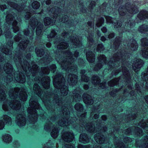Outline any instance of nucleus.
I'll return each mask as SVG.
<instances>
[{
	"mask_svg": "<svg viewBox=\"0 0 148 148\" xmlns=\"http://www.w3.org/2000/svg\"><path fill=\"white\" fill-rule=\"evenodd\" d=\"M82 93V90L79 88H77L73 92L72 96L74 101H80L81 99V97L80 95Z\"/></svg>",
	"mask_w": 148,
	"mask_h": 148,
	"instance_id": "nucleus-21",
	"label": "nucleus"
},
{
	"mask_svg": "<svg viewBox=\"0 0 148 148\" xmlns=\"http://www.w3.org/2000/svg\"><path fill=\"white\" fill-rule=\"evenodd\" d=\"M104 49V48L102 44H99L97 47V50L98 52H101Z\"/></svg>",
	"mask_w": 148,
	"mask_h": 148,
	"instance_id": "nucleus-56",
	"label": "nucleus"
},
{
	"mask_svg": "<svg viewBox=\"0 0 148 148\" xmlns=\"http://www.w3.org/2000/svg\"><path fill=\"white\" fill-rule=\"evenodd\" d=\"M5 124L2 121L0 120V130L3 129L5 127Z\"/></svg>",
	"mask_w": 148,
	"mask_h": 148,
	"instance_id": "nucleus-61",
	"label": "nucleus"
},
{
	"mask_svg": "<svg viewBox=\"0 0 148 148\" xmlns=\"http://www.w3.org/2000/svg\"><path fill=\"white\" fill-rule=\"evenodd\" d=\"M56 69V66L55 64H52L49 67L42 68L41 70V72L43 74H48L49 72L50 71L53 72L55 71Z\"/></svg>",
	"mask_w": 148,
	"mask_h": 148,
	"instance_id": "nucleus-28",
	"label": "nucleus"
},
{
	"mask_svg": "<svg viewBox=\"0 0 148 148\" xmlns=\"http://www.w3.org/2000/svg\"><path fill=\"white\" fill-rule=\"evenodd\" d=\"M56 35V33L54 29L52 30L50 34L47 36L48 38L50 40H52V38H54Z\"/></svg>",
	"mask_w": 148,
	"mask_h": 148,
	"instance_id": "nucleus-48",
	"label": "nucleus"
},
{
	"mask_svg": "<svg viewBox=\"0 0 148 148\" xmlns=\"http://www.w3.org/2000/svg\"><path fill=\"white\" fill-rule=\"evenodd\" d=\"M138 31L141 33H146L148 34V26L146 25H143L140 26L138 28Z\"/></svg>",
	"mask_w": 148,
	"mask_h": 148,
	"instance_id": "nucleus-40",
	"label": "nucleus"
},
{
	"mask_svg": "<svg viewBox=\"0 0 148 148\" xmlns=\"http://www.w3.org/2000/svg\"><path fill=\"white\" fill-rule=\"evenodd\" d=\"M33 90L35 93H36L39 97H40L43 102H44L45 100L44 98L45 96L44 97L41 96L42 95L41 90L40 87L36 83L34 85Z\"/></svg>",
	"mask_w": 148,
	"mask_h": 148,
	"instance_id": "nucleus-27",
	"label": "nucleus"
},
{
	"mask_svg": "<svg viewBox=\"0 0 148 148\" xmlns=\"http://www.w3.org/2000/svg\"><path fill=\"white\" fill-rule=\"evenodd\" d=\"M126 10L131 14H135L138 11V9L136 7H133L129 3H127L126 4L125 7L123 6L119 7V14L121 16L125 14Z\"/></svg>",
	"mask_w": 148,
	"mask_h": 148,
	"instance_id": "nucleus-12",
	"label": "nucleus"
},
{
	"mask_svg": "<svg viewBox=\"0 0 148 148\" xmlns=\"http://www.w3.org/2000/svg\"><path fill=\"white\" fill-rule=\"evenodd\" d=\"M6 95L4 91L2 89H0V102L5 99Z\"/></svg>",
	"mask_w": 148,
	"mask_h": 148,
	"instance_id": "nucleus-49",
	"label": "nucleus"
},
{
	"mask_svg": "<svg viewBox=\"0 0 148 148\" xmlns=\"http://www.w3.org/2000/svg\"><path fill=\"white\" fill-rule=\"evenodd\" d=\"M21 36L20 35L15 36L14 38L15 41H19L20 40V38H21Z\"/></svg>",
	"mask_w": 148,
	"mask_h": 148,
	"instance_id": "nucleus-63",
	"label": "nucleus"
},
{
	"mask_svg": "<svg viewBox=\"0 0 148 148\" xmlns=\"http://www.w3.org/2000/svg\"><path fill=\"white\" fill-rule=\"evenodd\" d=\"M37 24V26L36 30V34L37 35H40L42 33V29L43 25L41 23H38L36 19L34 18L31 19L29 22L30 26H29L28 28L24 30V33L26 36L30 37V39H32V36L34 34V31L36 27V25Z\"/></svg>",
	"mask_w": 148,
	"mask_h": 148,
	"instance_id": "nucleus-7",
	"label": "nucleus"
},
{
	"mask_svg": "<svg viewBox=\"0 0 148 148\" xmlns=\"http://www.w3.org/2000/svg\"><path fill=\"white\" fill-rule=\"evenodd\" d=\"M3 120L5 124L8 125H10L12 124V118L7 115H4L3 116Z\"/></svg>",
	"mask_w": 148,
	"mask_h": 148,
	"instance_id": "nucleus-39",
	"label": "nucleus"
},
{
	"mask_svg": "<svg viewBox=\"0 0 148 148\" xmlns=\"http://www.w3.org/2000/svg\"><path fill=\"white\" fill-rule=\"evenodd\" d=\"M67 81L69 85L73 86L77 82V76L71 73L68 75Z\"/></svg>",
	"mask_w": 148,
	"mask_h": 148,
	"instance_id": "nucleus-24",
	"label": "nucleus"
},
{
	"mask_svg": "<svg viewBox=\"0 0 148 148\" xmlns=\"http://www.w3.org/2000/svg\"><path fill=\"white\" fill-rule=\"evenodd\" d=\"M13 43L12 41H10L8 42L7 44L8 46L7 47H3L1 49V51L6 55H11V52L10 50L12 48Z\"/></svg>",
	"mask_w": 148,
	"mask_h": 148,
	"instance_id": "nucleus-19",
	"label": "nucleus"
},
{
	"mask_svg": "<svg viewBox=\"0 0 148 148\" xmlns=\"http://www.w3.org/2000/svg\"><path fill=\"white\" fill-rule=\"evenodd\" d=\"M75 108L78 111H81L83 110L82 105L79 103H77L75 106Z\"/></svg>",
	"mask_w": 148,
	"mask_h": 148,
	"instance_id": "nucleus-50",
	"label": "nucleus"
},
{
	"mask_svg": "<svg viewBox=\"0 0 148 148\" xmlns=\"http://www.w3.org/2000/svg\"><path fill=\"white\" fill-rule=\"evenodd\" d=\"M122 1V0H114V3L115 6H118L121 4Z\"/></svg>",
	"mask_w": 148,
	"mask_h": 148,
	"instance_id": "nucleus-62",
	"label": "nucleus"
},
{
	"mask_svg": "<svg viewBox=\"0 0 148 148\" xmlns=\"http://www.w3.org/2000/svg\"><path fill=\"white\" fill-rule=\"evenodd\" d=\"M9 95L11 99L19 98L22 101H26L27 99V95L24 88L19 89L16 88L12 89L9 91Z\"/></svg>",
	"mask_w": 148,
	"mask_h": 148,
	"instance_id": "nucleus-10",
	"label": "nucleus"
},
{
	"mask_svg": "<svg viewBox=\"0 0 148 148\" xmlns=\"http://www.w3.org/2000/svg\"><path fill=\"white\" fill-rule=\"evenodd\" d=\"M13 13L12 14H8L6 17V27L5 31V35L7 40L10 39L12 37L10 32L8 30L10 25H12L14 32L16 33L19 30V27L17 25V22L14 20Z\"/></svg>",
	"mask_w": 148,
	"mask_h": 148,
	"instance_id": "nucleus-6",
	"label": "nucleus"
},
{
	"mask_svg": "<svg viewBox=\"0 0 148 148\" xmlns=\"http://www.w3.org/2000/svg\"><path fill=\"white\" fill-rule=\"evenodd\" d=\"M68 47V44L65 42H61L59 45H58L57 46H56L58 49H65L67 48Z\"/></svg>",
	"mask_w": 148,
	"mask_h": 148,
	"instance_id": "nucleus-44",
	"label": "nucleus"
},
{
	"mask_svg": "<svg viewBox=\"0 0 148 148\" xmlns=\"http://www.w3.org/2000/svg\"><path fill=\"white\" fill-rule=\"evenodd\" d=\"M104 22L103 18L102 17L98 19L96 23V26L98 27H100L103 23Z\"/></svg>",
	"mask_w": 148,
	"mask_h": 148,
	"instance_id": "nucleus-52",
	"label": "nucleus"
},
{
	"mask_svg": "<svg viewBox=\"0 0 148 148\" xmlns=\"http://www.w3.org/2000/svg\"><path fill=\"white\" fill-rule=\"evenodd\" d=\"M64 79L60 73H57L53 78V83L55 87L60 90L62 95L66 96L68 92V88L64 84Z\"/></svg>",
	"mask_w": 148,
	"mask_h": 148,
	"instance_id": "nucleus-8",
	"label": "nucleus"
},
{
	"mask_svg": "<svg viewBox=\"0 0 148 148\" xmlns=\"http://www.w3.org/2000/svg\"><path fill=\"white\" fill-rule=\"evenodd\" d=\"M86 57L88 61L92 63L95 59V54L91 51L87 52L86 53Z\"/></svg>",
	"mask_w": 148,
	"mask_h": 148,
	"instance_id": "nucleus-34",
	"label": "nucleus"
},
{
	"mask_svg": "<svg viewBox=\"0 0 148 148\" xmlns=\"http://www.w3.org/2000/svg\"><path fill=\"white\" fill-rule=\"evenodd\" d=\"M21 57L23 58V56H21L20 53H16L14 58V61L18 70L16 73L14 74V77L17 82L23 84L25 81V76L23 73L20 72V70L22 71H23V72L27 76L32 74V75L34 77L37 75L38 68L37 66L35 64L34 62L31 64L32 68L29 67V66H31L30 64L26 60H24L23 65L21 60Z\"/></svg>",
	"mask_w": 148,
	"mask_h": 148,
	"instance_id": "nucleus-2",
	"label": "nucleus"
},
{
	"mask_svg": "<svg viewBox=\"0 0 148 148\" xmlns=\"http://www.w3.org/2000/svg\"><path fill=\"white\" fill-rule=\"evenodd\" d=\"M62 148H75V146L74 145L66 144L63 146Z\"/></svg>",
	"mask_w": 148,
	"mask_h": 148,
	"instance_id": "nucleus-60",
	"label": "nucleus"
},
{
	"mask_svg": "<svg viewBox=\"0 0 148 148\" xmlns=\"http://www.w3.org/2000/svg\"><path fill=\"white\" fill-rule=\"evenodd\" d=\"M100 82V79L97 76H94L92 79V83L95 85H98L100 87L102 88H105L106 85L105 83H102L99 84Z\"/></svg>",
	"mask_w": 148,
	"mask_h": 148,
	"instance_id": "nucleus-26",
	"label": "nucleus"
},
{
	"mask_svg": "<svg viewBox=\"0 0 148 148\" xmlns=\"http://www.w3.org/2000/svg\"><path fill=\"white\" fill-rule=\"evenodd\" d=\"M119 81V79H118L116 78L109 81L108 82V85L110 86H112L117 84L118 83Z\"/></svg>",
	"mask_w": 148,
	"mask_h": 148,
	"instance_id": "nucleus-46",
	"label": "nucleus"
},
{
	"mask_svg": "<svg viewBox=\"0 0 148 148\" xmlns=\"http://www.w3.org/2000/svg\"><path fill=\"white\" fill-rule=\"evenodd\" d=\"M138 125L145 129H147V125L146 123L144 122V123L140 122L138 124Z\"/></svg>",
	"mask_w": 148,
	"mask_h": 148,
	"instance_id": "nucleus-59",
	"label": "nucleus"
},
{
	"mask_svg": "<svg viewBox=\"0 0 148 148\" xmlns=\"http://www.w3.org/2000/svg\"><path fill=\"white\" fill-rule=\"evenodd\" d=\"M90 140V138L87 135L85 134H82L80 135L79 138L80 142L83 143H88Z\"/></svg>",
	"mask_w": 148,
	"mask_h": 148,
	"instance_id": "nucleus-35",
	"label": "nucleus"
},
{
	"mask_svg": "<svg viewBox=\"0 0 148 148\" xmlns=\"http://www.w3.org/2000/svg\"><path fill=\"white\" fill-rule=\"evenodd\" d=\"M141 45L143 47L140 52L142 56L146 59H148V39L143 38L141 40Z\"/></svg>",
	"mask_w": 148,
	"mask_h": 148,
	"instance_id": "nucleus-16",
	"label": "nucleus"
},
{
	"mask_svg": "<svg viewBox=\"0 0 148 148\" xmlns=\"http://www.w3.org/2000/svg\"><path fill=\"white\" fill-rule=\"evenodd\" d=\"M144 64L143 61L140 59H136L135 62L133 64V69L136 72Z\"/></svg>",
	"mask_w": 148,
	"mask_h": 148,
	"instance_id": "nucleus-22",
	"label": "nucleus"
},
{
	"mask_svg": "<svg viewBox=\"0 0 148 148\" xmlns=\"http://www.w3.org/2000/svg\"><path fill=\"white\" fill-rule=\"evenodd\" d=\"M3 141L7 143H9L12 142V138L11 136L8 134H5L2 136Z\"/></svg>",
	"mask_w": 148,
	"mask_h": 148,
	"instance_id": "nucleus-36",
	"label": "nucleus"
},
{
	"mask_svg": "<svg viewBox=\"0 0 148 148\" xmlns=\"http://www.w3.org/2000/svg\"><path fill=\"white\" fill-rule=\"evenodd\" d=\"M22 41L20 42L18 45V47L20 48V50H23L26 47L28 43V41L27 40H26V41Z\"/></svg>",
	"mask_w": 148,
	"mask_h": 148,
	"instance_id": "nucleus-42",
	"label": "nucleus"
},
{
	"mask_svg": "<svg viewBox=\"0 0 148 148\" xmlns=\"http://www.w3.org/2000/svg\"><path fill=\"white\" fill-rule=\"evenodd\" d=\"M129 48L132 51L137 50L138 48V44L135 40L132 39L130 40V43L128 44Z\"/></svg>",
	"mask_w": 148,
	"mask_h": 148,
	"instance_id": "nucleus-33",
	"label": "nucleus"
},
{
	"mask_svg": "<svg viewBox=\"0 0 148 148\" xmlns=\"http://www.w3.org/2000/svg\"><path fill=\"white\" fill-rule=\"evenodd\" d=\"M78 148H101V145L100 144L96 145L95 146H92L89 145L86 146L79 144L77 146Z\"/></svg>",
	"mask_w": 148,
	"mask_h": 148,
	"instance_id": "nucleus-41",
	"label": "nucleus"
},
{
	"mask_svg": "<svg viewBox=\"0 0 148 148\" xmlns=\"http://www.w3.org/2000/svg\"><path fill=\"white\" fill-rule=\"evenodd\" d=\"M141 76L143 80V84H145L144 87L147 90H148V66L147 71L142 73Z\"/></svg>",
	"mask_w": 148,
	"mask_h": 148,
	"instance_id": "nucleus-23",
	"label": "nucleus"
},
{
	"mask_svg": "<svg viewBox=\"0 0 148 148\" xmlns=\"http://www.w3.org/2000/svg\"><path fill=\"white\" fill-rule=\"evenodd\" d=\"M70 42L72 43L73 46L74 47H80L82 45L80 41L78 40V37L75 36L71 37L70 38Z\"/></svg>",
	"mask_w": 148,
	"mask_h": 148,
	"instance_id": "nucleus-25",
	"label": "nucleus"
},
{
	"mask_svg": "<svg viewBox=\"0 0 148 148\" xmlns=\"http://www.w3.org/2000/svg\"><path fill=\"white\" fill-rule=\"evenodd\" d=\"M36 52L37 56H38L41 57L43 54V50L42 49H39L38 48H36Z\"/></svg>",
	"mask_w": 148,
	"mask_h": 148,
	"instance_id": "nucleus-51",
	"label": "nucleus"
},
{
	"mask_svg": "<svg viewBox=\"0 0 148 148\" xmlns=\"http://www.w3.org/2000/svg\"><path fill=\"white\" fill-rule=\"evenodd\" d=\"M52 8L50 9L49 13L51 16H52L54 17L53 19H51L47 17L44 19V23L45 25H53L55 23L56 21L59 20L60 22L62 23L67 22L68 20V16H64V18L63 17V18H60V17L62 15H60L59 14L60 12L61 11V10L58 7ZM63 16V15H62Z\"/></svg>",
	"mask_w": 148,
	"mask_h": 148,
	"instance_id": "nucleus-5",
	"label": "nucleus"
},
{
	"mask_svg": "<svg viewBox=\"0 0 148 148\" xmlns=\"http://www.w3.org/2000/svg\"><path fill=\"white\" fill-rule=\"evenodd\" d=\"M85 72V71L84 70H82L81 71V74L82 75V81H84L86 82H87L89 80L88 78L85 75H83Z\"/></svg>",
	"mask_w": 148,
	"mask_h": 148,
	"instance_id": "nucleus-45",
	"label": "nucleus"
},
{
	"mask_svg": "<svg viewBox=\"0 0 148 148\" xmlns=\"http://www.w3.org/2000/svg\"><path fill=\"white\" fill-rule=\"evenodd\" d=\"M105 18L107 23L113 24V25H114V27L115 28L119 27L121 26V25L120 23L118 22L116 23L114 22L115 20V19L112 18L111 17L108 16H106Z\"/></svg>",
	"mask_w": 148,
	"mask_h": 148,
	"instance_id": "nucleus-29",
	"label": "nucleus"
},
{
	"mask_svg": "<svg viewBox=\"0 0 148 148\" xmlns=\"http://www.w3.org/2000/svg\"><path fill=\"white\" fill-rule=\"evenodd\" d=\"M64 55L63 60L61 61L60 59L58 60L56 58L57 61L60 64L63 69L67 70L69 72H72L73 71L74 72H76L77 71V66L73 63L74 60L78 56V52L77 51L75 52L73 56L70 51H65L63 53Z\"/></svg>",
	"mask_w": 148,
	"mask_h": 148,
	"instance_id": "nucleus-3",
	"label": "nucleus"
},
{
	"mask_svg": "<svg viewBox=\"0 0 148 148\" xmlns=\"http://www.w3.org/2000/svg\"><path fill=\"white\" fill-rule=\"evenodd\" d=\"M7 3L8 5H10V7L16 9L19 12L22 11L23 10V8H24V5H21V7H20L12 2H7Z\"/></svg>",
	"mask_w": 148,
	"mask_h": 148,
	"instance_id": "nucleus-37",
	"label": "nucleus"
},
{
	"mask_svg": "<svg viewBox=\"0 0 148 148\" xmlns=\"http://www.w3.org/2000/svg\"><path fill=\"white\" fill-rule=\"evenodd\" d=\"M40 6V3L39 2L37 1L34 2L32 4V7L34 9H37Z\"/></svg>",
	"mask_w": 148,
	"mask_h": 148,
	"instance_id": "nucleus-53",
	"label": "nucleus"
},
{
	"mask_svg": "<svg viewBox=\"0 0 148 148\" xmlns=\"http://www.w3.org/2000/svg\"><path fill=\"white\" fill-rule=\"evenodd\" d=\"M121 40V39L120 38H119V39H117L116 38V40L114 43V46L115 49L117 48L119 46Z\"/></svg>",
	"mask_w": 148,
	"mask_h": 148,
	"instance_id": "nucleus-55",
	"label": "nucleus"
},
{
	"mask_svg": "<svg viewBox=\"0 0 148 148\" xmlns=\"http://www.w3.org/2000/svg\"><path fill=\"white\" fill-rule=\"evenodd\" d=\"M134 25H135V23L133 21H131L129 20V22H127V23H126L125 26V27H126L127 26H128V27L129 26L130 27H131L133 26H134Z\"/></svg>",
	"mask_w": 148,
	"mask_h": 148,
	"instance_id": "nucleus-57",
	"label": "nucleus"
},
{
	"mask_svg": "<svg viewBox=\"0 0 148 148\" xmlns=\"http://www.w3.org/2000/svg\"><path fill=\"white\" fill-rule=\"evenodd\" d=\"M52 95H50L49 96L48 95L45 96L44 98L45 100V102H43L44 103L46 108L48 110H51L53 111V109L52 108L53 106H51L49 104V103L51 104V99H52L53 103L54 104V108L56 107V108H61V111L62 113V115L63 116V120L62 119L60 120L59 121L58 124L59 125L61 126H68L71 125L73 127L75 128L78 129V126L79 127L80 129L83 128V126L87 131L90 132H95V125H92L91 123H86V121H84V118L86 116V113H84L81 114L80 116L79 120V123L78 124L76 125L75 124L76 122L75 120V118H69V119H68L69 115L70 114V111H69L68 108H66L65 106H62L63 103L61 99L59 98L57 96H55L54 98L53 99ZM54 110L53 109V110Z\"/></svg>",
	"mask_w": 148,
	"mask_h": 148,
	"instance_id": "nucleus-1",
	"label": "nucleus"
},
{
	"mask_svg": "<svg viewBox=\"0 0 148 148\" xmlns=\"http://www.w3.org/2000/svg\"><path fill=\"white\" fill-rule=\"evenodd\" d=\"M145 138L146 139L144 141L143 144L141 145V147L145 148H148V137L146 136Z\"/></svg>",
	"mask_w": 148,
	"mask_h": 148,
	"instance_id": "nucleus-54",
	"label": "nucleus"
},
{
	"mask_svg": "<svg viewBox=\"0 0 148 148\" xmlns=\"http://www.w3.org/2000/svg\"><path fill=\"white\" fill-rule=\"evenodd\" d=\"M4 71L7 74L5 81L6 82H10L13 79V74L14 72L13 71L12 66L10 64L7 63L5 64L3 68Z\"/></svg>",
	"mask_w": 148,
	"mask_h": 148,
	"instance_id": "nucleus-14",
	"label": "nucleus"
},
{
	"mask_svg": "<svg viewBox=\"0 0 148 148\" xmlns=\"http://www.w3.org/2000/svg\"><path fill=\"white\" fill-rule=\"evenodd\" d=\"M137 18L140 20H143L144 19H148V13L146 11H141L137 16Z\"/></svg>",
	"mask_w": 148,
	"mask_h": 148,
	"instance_id": "nucleus-38",
	"label": "nucleus"
},
{
	"mask_svg": "<svg viewBox=\"0 0 148 148\" xmlns=\"http://www.w3.org/2000/svg\"><path fill=\"white\" fill-rule=\"evenodd\" d=\"M25 112H20L17 114L15 122L16 124L20 127L25 126L26 123L25 118Z\"/></svg>",
	"mask_w": 148,
	"mask_h": 148,
	"instance_id": "nucleus-13",
	"label": "nucleus"
},
{
	"mask_svg": "<svg viewBox=\"0 0 148 148\" xmlns=\"http://www.w3.org/2000/svg\"><path fill=\"white\" fill-rule=\"evenodd\" d=\"M88 25L89 27V30L88 31V36L87 37L88 43L89 47H90V45L92 44L93 40L92 39V34L91 33L90 30H91L93 29L92 27L93 26V24H92V22L90 21H89L88 23Z\"/></svg>",
	"mask_w": 148,
	"mask_h": 148,
	"instance_id": "nucleus-20",
	"label": "nucleus"
},
{
	"mask_svg": "<svg viewBox=\"0 0 148 148\" xmlns=\"http://www.w3.org/2000/svg\"><path fill=\"white\" fill-rule=\"evenodd\" d=\"M62 137L64 141L66 142H71L73 139L74 135L72 131H63Z\"/></svg>",
	"mask_w": 148,
	"mask_h": 148,
	"instance_id": "nucleus-18",
	"label": "nucleus"
},
{
	"mask_svg": "<svg viewBox=\"0 0 148 148\" xmlns=\"http://www.w3.org/2000/svg\"><path fill=\"white\" fill-rule=\"evenodd\" d=\"M52 60L51 57L47 53V55L46 56L45 58L43 60L44 61V63H45V64H48Z\"/></svg>",
	"mask_w": 148,
	"mask_h": 148,
	"instance_id": "nucleus-47",
	"label": "nucleus"
},
{
	"mask_svg": "<svg viewBox=\"0 0 148 148\" xmlns=\"http://www.w3.org/2000/svg\"><path fill=\"white\" fill-rule=\"evenodd\" d=\"M31 16V14L29 12H27L26 14L25 15V18L26 19L29 18Z\"/></svg>",
	"mask_w": 148,
	"mask_h": 148,
	"instance_id": "nucleus-64",
	"label": "nucleus"
},
{
	"mask_svg": "<svg viewBox=\"0 0 148 148\" xmlns=\"http://www.w3.org/2000/svg\"><path fill=\"white\" fill-rule=\"evenodd\" d=\"M34 80L38 83L42 84L43 87L45 89H48L49 86L50 78L48 76H46L41 79V78L36 76L34 78Z\"/></svg>",
	"mask_w": 148,
	"mask_h": 148,
	"instance_id": "nucleus-17",
	"label": "nucleus"
},
{
	"mask_svg": "<svg viewBox=\"0 0 148 148\" xmlns=\"http://www.w3.org/2000/svg\"><path fill=\"white\" fill-rule=\"evenodd\" d=\"M53 128L51 132V136L53 138H56L58 135L59 130L57 127H54L50 122L47 123L44 126V129L47 131H49L51 129Z\"/></svg>",
	"mask_w": 148,
	"mask_h": 148,
	"instance_id": "nucleus-15",
	"label": "nucleus"
},
{
	"mask_svg": "<svg viewBox=\"0 0 148 148\" xmlns=\"http://www.w3.org/2000/svg\"><path fill=\"white\" fill-rule=\"evenodd\" d=\"M94 138L95 140L98 143L101 144L104 142V137L101 134H96L95 135Z\"/></svg>",
	"mask_w": 148,
	"mask_h": 148,
	"instance_id": "nucleus-32",
	"label": "nucleus"
},
{
	"mask_svg": "<svg viewBox=\"0 0 148 148\" xmlns=\"http://www.w3.org/2000/svg\"><path fill=\"white\" fill-rule=\"evenodd\" d=\"M122 71L124 75L127 78V79L129 80L131 78V76L127 69L125 67H123Z\"/></svg>",
	"mask_w": 148,
	"mask_h": 148,
	"instance_id": "nucleus-43",
	"label": "nucleus"
},
{
	"mask_svg": "<svg viewBox=\"0 0 148 148\" xmlns=\"http://www.w3.org/2000/svg\"><path fill=\"white\" fill-rule=\"evenodd\" d=\"M8 103L10 107L13 110H17L21 108V104L19 101L15 100L9 102L8 100H6L3 102L2 107L3 110L5 111H9L10 109Z\"/></svg>",
	"mask_w": 148,
	"mask_h": 148,
	"instance_id": "nucleus-11",
	"label": "nucleus"
},
{
	"mask_svg": "<svg viewBox=\"0 0 148 148\" xmlns=\"http://www.w3.org/2000/svg\"><path fill=\"white\" fill-rule=\"evenodd\" d=\"M127 54L124 53L123 55L122 53H116L113 56V58L110 60L109 62H108L107 64H108L109 66V69H111L112 67L114 66L116 67L115 65L116 64H118L116 61L119 62H122L123 60L126 58V56ZM98 63L96 65L95 67L94 68V70L95 71L98 70L102 68V66L104 64H107L106 61V58L104 55H100L98 58Z\"/></svg>",
	"mask_w": 148,
	"mask_h": 148,
	"instance_id": "nucleus-4",
	"label": "nucleus"
},
{
	"mask_svg": "<svg viewBox=\"0 0 148 148\" xmlns=\"http://www.w3.org/2000/svg\"><path fill=\"white\" fill-rule=\"evenodd\" d=\"M116 146V147L119 148H124L125 147L123 143L121 142H119L118 143H117Z\"/></svg>",
	"mask_w": 148,
	"mask_h": 148,
	"instance_id": "nucleus-58",
	"label": "nucleus"
},
{
	"mask_svg": "<svg viewBox=\"0 0 148 148\" xmlns=\"http://www.w3.org/2000/svg\"><path fill=\"white\" fill-rule=\"evenodd\" d=\"M30 107L27 109L29 113V117L30 122L33 124L38 119V115L36 109L40 110L41 108L36 100L34 101L32 97L29 101Z\"/></svg>",
	"mask_w": 148,
	"mask_h": 148,
	"instance_id": "nucleus-9",
	"label": "nucleus"
},
{
	"mask_svg": "<svg viewBox=\"0 0 148 148\" xmlns=\"http://www.w3.org/2000/svg\"><path fill=\"white\" fill-rule=\"evenodd\" d=\"M143 83H141L140 84V86L138 84L136 83L135 85V91L134 92L133 91V90H132V92H130V94L132 96H134L135 95H136V92H137V93L139 95H140V94L142 93L141 91V88H142V87L143 88Z\"/></svg>",
	"mask_w": 148,
	"mask_h": 148,
	"instance_id": "nucleus-31",
	"label": "nucleus"
},
{
	"mask_svg": "<svg viewBox=\"0 0 148 148\" xmlns=\"http://www.w3.org/2000/svg\"><path fill=\"white\" fill-rule=\"evenodd\" d=\"M83 99L84 103L87 104L91 105L93 103V100L91 97L87 94H84L83 95Z\"/></svg>",
	"mask_w": 148,
	"mask_h": 148,
	"instance_id": "nucleus-30",
	"label": "nucleus"
}]
</instances>
